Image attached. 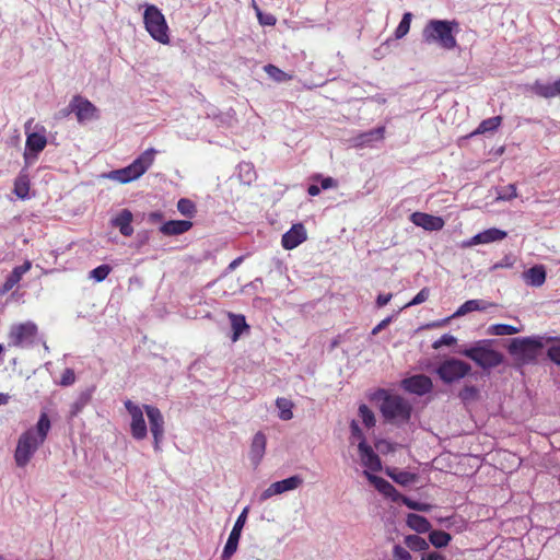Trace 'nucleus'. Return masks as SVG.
Instances as JSON below:
<instances>
[{
    "mask_svg": "<svg viewBox=\"0 0 560 560\" xmlns=\"http://www.w3.org/2000/svg\"><path fill=\"white\" fill-rule=\"evenodd\" d=\"M92 389H86L82 392L75 401L71 405L70 415L71 417L78 416L85 406L91 401L92 399Z\"/></svg>",
    "mask_w": 560,
    "mask_h": 560,
    "instance_id": "obj_31",
    "label": "nucleus"
},
{
    "mask_svg": "<svg viewBox=\"0 0 560 560\" xmlns=\"http://www.w3.org/2000/svg\"><path fill=\"white\" fill-rule=\"evenodd\" d=\"M374 399L381 401L380 410L387 422L402 425L409 422L412 412L410 402L400 395L389 394L386 389H378Z\"/></svg>",
    "mask_w": 560,
    "mask_h": 560,
    "instance_id": "obj_2",
    "label": "nucleus"
},
{
    "mask_svg": "<svg viewBox=\"0 0 560 560\" xmlns=\"http://www.w3.org/2000/svg\"><path fill=\"white\" fill-rule=\"evenodd\" d=\"M125 408L131 417L130 433L137 441H141L147 438L148 428L143 417V409L133 404L131 400L125 401Z\"/></svg>",
    "mask_w": 560,
    "mask_h": 560,
    "instance_id": "obj_13",
    "label": "nucleus"
},
{
    "mask_svg": "<svg viewBox=\"0 0 560 560\" xmlns=\"http://www.w3.org/2000/svg\"><path fill=\"white\" fill-rule=\"evenodd\" d=\"M155 153L156 151L154 149H147L128 166L109 172L107 177L120 184H127L136 180L153 164Z\"/></svg>",
    "mask_w": 560,
    "mask_h": 560,
    "instance_id": "obj_4",
    "label": "nucleus"
},
{
    "mask_svg": "<svg viewBox=\"0 0 560 560\" xmlns=\"http://www.w3.org/2000/svg\"><path fill=\"white\" fill-rule=\"evenodd\" d=\"M393 557L395 560H411L410 552L401 547L400 545H395L393 548Z\"/></svg>",
    "mask_w": 560,
    "mask_h": 560,
    "instance_id": "obj_53",
    "label": "nucleus"
},
{
    "mask_svg": "<svg viewBox=\"0 0 560 560\" xmlns=\"http://www.w3.org/2000/svg\"><path fill=\"white\" fill-rule=\"evenodd\" d=\"M74 381H75V375H74L73 370L66 369L63 374H62V376H61L60 384L63 385V386H69L71 384H73Z\"/></svg>",
    "mask_w": 560,
    "mask_h": 560,
    "instance_id": "obj_54",
    "label": "nucleus"
},
{
    "mask_svg": "<svg viewBox=\"0 0 560 560\" xmlns=\"http://www.w3.org/2000/svg\"><path fill=\"white\" fill-rule=\"evenodd\" d=\"M364 474H365L366 478L369 479V481L372 482L380 492H382L384 495L390 498L394 502L399 501L401 494H399L397 492V490L390 482H388L387 480H385L382 477L372 475L368 471H364Z\"/></svg>",
    "mask_w": 560,
    "mask_h": 560,
    "instance_id": "obj_21",
    "label": "nucleus"
},
{
    "mask_svg": "<svg viewBox=\"0 0 560 560\" xmlns=\"http://www.w3.org/2000/svg\"><path fill=\"white\" fill-rule=\"evenodd\" d=\"M410 221L425 231H440L444 226V221L440 217L428 214L424 212H413L410 215Z\"/></svg>",
    "mask_w": 560,
    "mask_h": 560,
    "instance_id": "obj_19",
    "label": "nucleus"
},
{
    "mask_svg": "<svg viewBox=\"0 0 560 560\" xmlns=\"http://www.w3.org/2000/svg\"><path fill=\"white\" fill-rule=\"evenodd\" d=\"M358 450L361 458V463L364 467L372 471H378L382 468L380 456L373 451L366 442V439H362L358 444Z\"/></svg>",
    "mask_w": 560,
    "mask_h": 560,
    "instance_id": "obj_17",
    "label": "nucleus"
},
{
    "mask_svg": "<svg viewBox=\"0 0 560 560\" xmlns=\"http://www.w3.org/2000/svg\"><path fill=\"white\" fill-rule=\"evenodd\" d=\"M521 331V328L509 324H494L489 327V332L495 336H511Z\"/></svg>",
    "mask_w": 560,
    "mask_h": 560,
    "instance_id": "obj_38",
    "label": "nucleus"
},
{
    "mask_svg": "<svg viewBox=\"0 0 560 560\" xmlns=\"http://www.w3.org/2000/svg\"><path fill=\"white\" fill-rule=\"evenodd\" d=\"M460 354L472 360L482 369H492L503 362V354L486 345L485 340L459 351Z\"/></svg>",
    "mask_w": 560,
    "mask_h": 560,
    "instance_id": "obj_5",
    "label": "nucleus"
},
{
    "mask_svg": "<svg viewBox=\"0 0 560 560\" xmlns=\"http://www.w3.org/2000/svg\"><path fill=\"white\" fill-rule=\"evenodd\" d=\"M337 187V182L332 177H325L320 180V188L327 190Z\"/></svg>",
    "mask_w": 560,
    "mask_h": 560,
    "instance_id": "obj_61",
    "label": "nucleus"
},
{
    "mask_svg": "<svg viewBox=\"0 0 560 560\" xmlns=\"http://www.w3.org/2000/svg\"><path fill=\"white\" fill-rule=\"evenodd\" d=\"M452 536L444 530H431L429 534V541L436 548H442L448 545Z\"/></svg>",
    "mask_w": 560,
    "mask_h": 560,
    "instance_id": "obj_32",
    "label": "nucleus"
},
{
    "mask_svg": "<svg viewBox=\"0 0 560 560\" xmlns=\"http://www.w3.org/2000/svg\"><path fill=\"white\" fill-rule=\"evenodd\" d=\"M143 409L149 420L150 432L153 438V448L156 453H160L162 452L161 445L165 435L164 417L161 410L155 406L144 405Z\"/></svg>",
    "mask_w": 560,
    "mask_h": 560,
    "instance_id": "obj_10",
    "label": "nucleus"
},
{
    "mask_svg": "<svg viewBox=\"0 0 560 560\" xmlns=\"http://www.w3.org/2000/svg\"><path fill=\"white\" fill-rule=\"evenodd\" d=\"M392 298H393L392 293H386V294L381 293V294H378L377 298H376V306L377 307L385 306L387 303H389Z\"/></svg>",
    "mask_w": 560,
    "mask_h": 560,
    "instance_id": "obj_60",
    "label": "nucleus"
},
{
    "mask_svg": "<svg viewBox=\"0 0 560 560\" xmlns=\"http://www.w3.org/2000/svg\"><path fill=\"white\" fill-rule=\"evenodd\" d=\"M401 387L417 396L429 394L433 388L432 380L425 374H416L401 381Z\"/></svg>",
    "mask_w": 560,
    "mask_h": 560,
    "instance_id": "obj_15",
    "label": "nucleus"
},
{
    "mask_svg": "<svg viewBox=\"0 0 560 560\" xmlns=\"http://www.w3.org/2000/svg\"><path fill=\"white\" fill-rule=\"evenodd\" d=\"M411 18H412V14L410 12H406L398 26L396 27L395 30V36L396 38H402L404 36H406L410 30V23H411Z\"/></svg>",
    "mask_w": 560,
    "mask_h": 560,
    "instance_id": "obj_42",
    "label": "nucleus"
},
{
    "mask_svg": "<svg viewBox=\"0 0 560 560\" xmlns=\"http://www.w3.org/2000/svg\"><path fill=\"white\" fill-rule=\"evenodd\" d=\"M395 315H392V316H388L386 318H384L383 320H381L373 329H372V335H377L380 334L383 329H385L393 320Z\"/></svg>",
    "mask_w": 560,
    "mask_h": 560,
    "instance_id": "obj_57",
    "label": "nucleus"
},
{
    "mask_svg": "<svg viewBox=\"0 0 560 560\" xmlns=\"http://www.w3.org/2000/svg\"><path fill=\"white\" fill-rule=\"evenodd\" d=\"M533 91L535 92V94L545 98H550L560 95V79L556 80L555 82L547 83L536 81L533 85Z\"/></svg>",
    "mask_w": 560,
    "mask_h": 560,
    "instance_id": "obj_26",
    "label": "nucleus"
},
{
    "mask_svg": "<svg viewBox=\"0 0 560 560\" xmlns=\"http://www.w3.org/2000/svg\"><path fill=\"white\" fill-rule=\"evenodd\" d=\"M276 406L279 409V418L288 421L293 418L292 407L293 404L287 398H277Z\"/></svg>",
    "mask_w": 560,
    "mask_h": 560,
    "instance_id": "obj_34",
    "label": "nucleus"
},
{
    "mask_svg": "<svg viewBox=\"0 0 560 560\" xmlns=\"http://www.w3.org/2000/svg\"><path fill=\"white\" fill-rule=\"evenodd\" d=\"M177 210L183 215L191 218L196 212V206L191 200L187 198H180L177 202Z\"/></svg>",
    "mask_w": 560,
    "mask_h": 560,
    "instance_id": "obj_44",
    "label": "nucleus"
},
{
    "mask_svg": "<svg viewBox=\"0 0 560 560\" xmlns=\"http://www.w3.org/2000/svg\"><path fill=\"white\" fill-rule=\"evenodd\" d=\"M67 113H74L80 124L95 120L100 117L97 107L88 98L75 95L70 101Z\"/></svg>",
    "mask_w": 560,
    "mask_h": 560,
    "instance_id": "obj_11",
    "label": "nucleus"
},
{
    "mask_svg": "<svg viewBox=\"0 0 560 560\" xmlns=\"http://www.w3.org/2000/svg\"><path fill=\"white\" fill-rule=\"evenodd\" d=\"M265 72L275 82L282 83L292 79V75L282 71L275 65H267L264 67Z\"/></svg>",
    "mask_w": 560,
    "mask_h": 560,
    "instance_id": "obj_36",
    "label": "nucleus"
},
{
    "mask_svg": "<svg viewBox=\"0 0 560 560\" xmlns=\"http://www.w3.org/2000/svg\"><path fill=\"white\" fill-rule=\"evenodd\" d=\"M459 398L464 401L475 400L478 396V389L474 385H466L458 394Z\"/></svg>",
    "mask_w": 560,
    "mask_h": 560,
    "instance_id": "obj_48",
    "label": "nucleus"
},
{
    "mask_svg": "<svg viewBox=\"0 0 560 560\" xmlns=\"http://www.w3.org/2000/svg\"><path fill=\"white\" fill-rule=\"evenodd\" d=\"M144 25L148 33L159 43L167 44L168 38V27L164 15L161 11L153 4L147 5L144 10Z\"/></svg>",
    "mask_w": 560,
    "mask_h": 560,
    "instance_id": "obj_7",
    "label": "nucleus"
},
{
    "mask_svg": "<svg viewBox=\"0 0 560 560\" xmlns=\"http://www.w3.org/2000/svg\"><path fill=\"white\" fill-rule=\"evenodd\" d=\"M191 226L192 222L188 220H171L164 222L159 230L163 235L175 236L184 234L189 231Z\"/></svg>",
    "mask_w": 560,
    "mask_h": 560,
    "instance_id": "obj_23",
    "label": "nucleus"
},
{
    "mask_svg": "<svg viewBox=\"0 0 560 560\" xmlns=\"http://www.w3.org/2000/svg\"><path fill=\"white\" fill-rule=\"evenodd\" d=\"M490 306L492 304L485 300H468L458 307L453 317L464 316L474 311H486Z\"/></svg>",
    "mask_w": 560,
    "mask_h": 560,
    "instance_id": "obj_27",
    "label": "nucleus"
},
{
    "mask_svg": "<svg viewBox=\"0 0 560 560\" xmlns=\"http://www.w3.org/2000/svg\"><path fill=\"white\" fill-rule=\"evenodd\" d=\"M471 371V366L459 359L448 358L440 363L436 374L446 384L464 378Z\"/></svg>",
    "mask_w": 560,
    "mask_h": 560,
    "instance_id": "obj_8",
    "label": "nucleus"
},
{
    "mask_svg": "<svg viewBox=\"0 0 560 560\" xmlns=\"http://www.w3.org/2000/svg\"><path fill=\"white\" fill-rule=\"evenodd\" d=\"M359 416L362 419V422L366 428H372L375 425V417L373 411L364 404L359 407Z\"/></svg>",
    "mask_w": 560,
    "mask_h": 560,
    "instance_id": "obj_45",
    "label": "nucleus"
},
{
    "mask_svg": "<svg viewBox=\"0 0 560 560\" xmlns=\"http://www.w3.org/2000/svg\"><path fill=\"white\" fill-rule=\"evenodd\" d=\"M430 296V289L429 288H422L417 294L416 296L406 304L405 307H410V306H415V305H419L423 302H425Z\"/></svg>",
    "mask_w": 560,
    "mask_h": 560,
    "instance_id": "obj_51",
    "label": "nucleus"
},
{
    "mask_svg": "<svg viewBox=\"0 0 560 560\" xmlns=\"http://www.w3.org/2000/svg\"><path fill=\"white\" fill-rule=\"evenodd\" d=\"M47 144V139L44 133L31 132L26 137L24 159L26 163L36 160L38 153L42 152Z\"/></svg>",
    "mask_w": 560,
    "mask_h": 560,
    "instance_id": "obj_16",
    "label": "nucleus"
},
{
    "mask_svg": "<svg viewBox=\"0 0 560 560\" xmlns=\"http://www.w3.org/2000/svg\"><path fill=\"white\" fill-rule=\"evenodd\" d=\"M302 483H303V478L300 477L299 475H294L287 479L276 481L261 492L259 500L261 502H264L273 495L282 494L284 492L295 490L300 486H302Z\"/></svg>",
    "mask_w": 560,
    "mask_h": 560,
    "instance_id": "obj_14",
    "label": "nucleus"
},
{
    "mask_svg": "<svg viewBox=\"0 0 560 560\" xmlns=\"http://www.w3.org/2000/svg\"><path fill=\"white\" fill-rule=\"evenodd\" d=\"M242 261H243V257H242V256H240V257L235 258V259H234V260H232V261L230 262V265L228 266V270H229V271H233L234 269H236V268L241 265V262H242Z\"/></svg>",
    "mask_w": 560,
    "mask_h": 560,
    "instance_id": "obj_64",
    "label": "nucleus"
},
{
    "mask_svg": "<svg viewBox=\"0 0 560 560\" xmlns=\"http://www.w3.org/2000/svg\"><path fill=\"white\" fill-rule=\"evenodd\" d=\"M307 238V233L302 223L293 224L292 228L282 235L281 244L284 249H293Z\"/></svg>",
    "mask_w": 560,
    "mask_h": 560,
    "instance_id": "obj_18",
    "label": "nucleus"
},
{
    "mask_svg": "<svg viewBox=\"0 0 560 560\" xmlns=\"http://www.w3.org/2000/svg\"><path fill=\"white\" fill-rule=\"evenodd\" d=\"M16 284L18 283L8 276L0 288V292L4 294L11 291Z\"/></svg>",
    "mask_w": 560,
    "mask_h": 560,
    "instance_id": "obj_58",
    "label": "nucleus"
},
{
    "mask_svg": "<svg viewBox=\"0 0 560 560\" xmlns=\"http://www.w3.org/2000/svg\"><path fill=\"white\" fill-rule=\"evenodd\" d=\"M51 422L46 412H42L35 428L26 430L18 440L14 460L18 467H25L38 447L45 442Z\"/></svg>",
    "mask_w": 560,
    "mask_h": 560,
    "instance_id": "obj_1",
    "label": "nucleus"
},
{
    "mask_svg": "<svg viewBox=\"0 0 560 560\" xmlns=\"http://www.w3.org/2000/svg\"><path fill=\"white\" fill-rule=\"evenodd\" d=\"M406 523L412 530L419 534H424L431 530V523L428 518L416 513L408 514Z\"/></svg>",
    "mask_w": 560,
    "mask_h": 560,
    "instance_id": "obj_28",
    "label": "nucleus"
},
{
    "mask_svg": "<svg viewBox=\"0 0 560 560\" xmlns=\"http://www.w3.org/2000/svg\"><path fill=\"white\" fill-rule=\"evenodd\" d=\"M457 341V339L451 335V334H444L441 338H439L438 340H435L432 345V348L433 349H440L444 346H453L455 345Z\"/></svg>",
    "mask_w": 560,
    "mask_h": 560,
    "instance_id": "obj_52",
    "label": "nucleus"
},
{
    "mask_svg": "<svg viewBox=\"0 0 560 560\" xmlns=\"http://www.w3.org/2000/svg\"><path fill=\"white\" fill-rule=\"evenodd\" d=\"M32 268V261L25 260L21 266H16L13 270L8 275L12 280L19 283L22 277L30 271Z\"/></svg>",
    "mask_w": 560,
    "mask_h": 560,
    "instance_id": "obj_46",
    "label": "nucleus"
},
{
    "mask_svg": "<svg viewBox=\"0 0 560 560\" xmlns=\"http://www.w3.org/2000/svg\"><path fill=\"white\" fill-rule=\"evenodd\" d=\"M248 511V506L244 508L236 518L234 526L229 535L228 541L223 548L221 560H230L231 557L236 552L241 534L247 520Z\"/></svg>",
    "mask_w": 560,
    "mask_h": 560,
    "instance_id": "obj_12",
    "label": "nucleus"
},
{
    "mask_svg": "<svg viewBox=\"0 0 560 560\" xmlns=\"http://www.w3.org/2000/svg\"><path fill=\"white\" fill-rule=\"evenodd\" d=\"M399 501H401L410 510L419 512H429L431 510V505L429 503L418 502L406 495H401Z\"/></svg>",
    "mask_w": 560,
    "mask_h": 560,
    "instance_id": "obj_43",
    "label": "nucleus"
},
{
    "mask_svg": "<svg viewBox=\"0 0 560 560\" xmlns=\"http://www.w3.org/2000/svg\"><path fill=\"white\" fill-rule=\"evenodd\" d=\"M258 21L261 25L273 26L277 22L275 15L270 13H264L257 5H254Z\"/></svg>",
    "mask_w": 560,
    "mask_h": 560,
    "instance_id": "obj_50",
    "label": "nucleus"
},
{
    "mask_svg": "<svg viewBox=\"0 0 560 560\" xmlns=\"http://www.w3.org/2000/svg\"><path fill=\"white\" fill-rule=\"evenodd\" d=\"M405 544L413 551H424L429 548V542L418 535H407L405 537Z\"/></svg>",
    "mask_w": 560,
    "mask_h": 560,
    "instance_id": "obj_35",
    "label": "nucleus"
},
{
    "mask_svg": "<svg viewBox=\"0 0 560 560\" xmlns=\"http://www.w3.org/2000/svg\"><path fill=\"white\" fill-rule=\"evenodd\" d=\"M385 128L384 127H377L372 130H369L364 133H361L358 137V140L361 144H369L373 141H378L384 138Z\"/></svg>",
    "mask_w": 560,
    "mask_h": 560,
    "instance_id": "obj_37",
    "label": "nucleus"
},
{
    "mask_svg": "<svg viewBox=\"0 0 560 560\" xmlns=\"http://www.w3.org/2000/svg\"><path fill=\"white\" fill-rule=\"evenodd\" d=\"M498 201H510L517 197L516 186L515 184H509L503 187L495 188Z\"/></svg>",
    "mask_w": 560,
    "mask_h": 560,
    "instance_id": "obj_39",
    "label": "nucleus"
},
{
    "mask_svg": "<svg viewBox=\"0 0 560 560\" xmlns=\"http://www.w3.org/2000/svg\"><path fill=\"white\" fill-rule=\"evenodd\" d=\"M238 176L245 184H250L256 178V172L253 164L243 162L238 164Z\"/></svg>",
    "mask_w": 560,
    "mask_h": 560,
    "instance_id": "obj_41",
    "label": "nucleus"
},
{
    "mask_svg": "<svg viewBox=\"0 0 560 560\" xmlns=\"http://www.w3.org/2000/svg\"><path fill=\"white\" fill-rule=\"evenodd\" d=\"M350 432H351V438L358 439L359 442H361L362 439H365V436L363 434V431L361 430V428L358 424V422L354 421V420H352L351 423H350Z\"/></svg>",
    "mask_w": 560,
    "mask_h": 560,
    "instance_id": "obj_55",
    "label": "nucleus"
},
{
    "mask_svg": "<svg viewBox=\"0 0 560 560\" xmlns=\"http://www.w3.org/2000/svg\"><path fill=\"white\" fill-rule=\"evenodd\" d=\"M265 450H266V436L262 432H257L254 438H253V441H252V445H250V452H249V458L252 460V463L254 464V466H257L264 454H265Z\"/></svg>",
    "mask_w": 560,
    "mask_h": 560,
    "instance_id": "obj_24",
    "label": "nucleus"
},
{
    "mask_svg": "<svg viewBox=\"0 0 560 560\" xmlns=\"http://www.w3.org/2000/svg\"><path fill=\"white\" fill-rule=\"evenodd\" d=\"M544 347L545 336L513 338L509 346V352L524 362H532L536 360L538 351Z\"/></svg>",
    "mask_w": 560,
    "mask_h": 560,
    "instance_id": "obj_6",
    "label": "nucleus"
},
{
    "mask_svg": "<svg viewBox=\"0 0 560 560\" xmlns=\"http://www.w3.org/2000/svg\"><path fill=\"white\" fill-rule=\"evenodd\" d=\"M523 278L530 287H541L546 281V269L542 265H535L523 272Z\"/></svg>",
    "mask_w": 560,
    "mask_h": 560,
    "instance_id": "obj_25",
    "label": "nucleus"
},
{
    "mask_svg": "<svg viewBox=\"0 0 560 560\" xmlns=\"http://www.w3.org/2000/svg\"><path fill=\"white\" fill-rule=\"evenodd\" d=\"M14 192L19 198L25 199L28 196V182L25 178H18L14 183Z\"/></svg>",
    "mask_w": 560,
    "mask_h": 560,
    "instance_id": "obj_49",
    "label": "nucleus"
},
{
    "mask_svg": "<svg viewBox=\"0 0 560 560\" xmlns=\"http://www.w3.org/2000/svg\"><path fill=\"white\" fill-rule=\"evenodd\" d=\"M132 220V212L129 209H122L112 218L110 224L118 229L121 235L129 237L133 234Z\"/></svg>",
    "mask_w": 560,
    "mask_h": 560,
    "instance_id": "obj_20",
    "label": "nucleus"
},
{
    "mask_svg": "<svg viewBox=\"0 0 560 560\" xmlns=\"http://www.w3.org/2000/svg\"><path fill=\"white\" fill-rule=\"evenodd\" d=\"M110 271V266L100 265L98 267L90 271V278L94 279L96 282H101L107 278Z\"/></svg>",
    "mask_w": 560,
    "mask_h": 560,
    "instance_id": "obj_47",
    "label": "nucleus"
},
{
    "mask_svg": "<svg viewBox=\"0 0 560 560\" xmlns=\"http://www.w3.org/2000/svg\"><path fill=\"white\" fill-rule=\"evenodd\" d=\"M229 317L233 330L232 340L236 341L245 330L249 329V326L244 315L230 313Z\"/></svg>",
    "mask_w": 560,
    "mask_h": 560,
    "instance_id": "obj_29",
    "label": "nucleus"
},
{
    "mask_svg": "<svg viewBox=\"0 0 560 560\" xmlns=\"http://www.w3.org/2000/svg\"><path fill=\"white\" fill-rule=\"evenodd\" d=\"M506 237V232L497 228L485 230L471 237L469 245L489 244Z\"/></svg>",
    "mask_w": 560,
    "mask_h": 560,
    "instance_id": "obj_22",
    "label": "nucleus"
},
{
    "mask_svg": "<svg viewBox=\"0 0 560 560\" xmlns=\"http://www.w3.org/2000/svg\"><path fill=\"white\" fill-rule=\"evenodd\" d=\"M150 240V233L147 230L139 231L136 236L137 247L140 248L144 246Z\"/></svg>",
    "mask_w": 560,
    "mask_h": 560,
    "instance_id": "obj_56",
    "label": "nucleus"
},
{
    "mask_svg": "<svg viewBox=\"0 0 560 560\" xmlns=\"http://www.w3.org/2000/svg\"><path fill=\"white\" fill-rule=\"evenodd\" d=\"M421 560H445V558L439 552H429L428 555L422 556Z\"/></svg>",
    "mask_w": 560,
    "mask_h": 560,
    "instance_id": "obj_63",
    "label": "nucleus"
},
{
    "mask_svg": "<svg viewBox=\"0 0 560 560\" xmlns=\"http://www.w3.org/2000/svg\"><path fill=\"white\" fill-rule=\"evenodd\" d=\"M387 475L401 486H408L416 480V475L407 470L387 471Z\"/></svg>",
    "mask_w": 560,
    "mask_h": 560,
    "instance_id": "obj_33",
    "label": "nucleus"
},
{
    "mask_svg": "<svg viewBox=\"0 0 560 560\" xmlns=\"http://www.w3.org/2000/svg\"><path fill=\"white\" fill-rule=\"evenodd\" d=\"M502 118L500 116L490 117L480 122L475 133H487L495 131L501 125Z\"/></svg>",
    "mask_w": 560,
    "mask_h": 560,
    "instance_id": "obj_40",
    "label": "nucleus"
},
{
    "mask_svg": "<svg viewBox=\"0 0 560 560\" xmlns=\"http://www.w3.org/2000/svg\"><path fill=\"white\" fill-rule=\"evenodd\" d=\"M16 284L18 283L8 276L0 288V292L4 294L11 291Z\"/></svg>",
    "mask_w": 560,
    "mask_h": 560,
    "instance_id": "obj_59",
    "label": "nucleus"
},
{
    "mask_svg": "<svg viewBox=\"0 0 560 560\" xmlns=\"http://www.w3.org/2000/svg\"><path fill=\"white\" fill-rule=\"evenodd\" d=\"M458 27L456 21L430 20L423 31L422 38L427 44H438L440 47L451 50L457 46L454 28Z\"/></svg>",
    "mask_w": 560,
    "mask_h": 560,
    "instance_id": "obj_3",
    "label": "nucleus"
},
{
    "mask_svg": "<svg viewBox=\"0 0 560 560\" xmlns=\"http://www.w3.org/2000/svg\"><path fill=\"white\" fill-rule=\"evenodd\" d=\"M163 219V213L160 211H154L149 213L148 220L152 223L160 222Z\"/></svg>",
    "mask_w": 560,
    "mask_h": 560,
    "instance_id": "obj_62",
    "label": "nucleus"
},
{
    "mask_svg": "<svg viewBox=\"0 0 560 560\" xmlns=\"http://www.w3.org/2000/svg\"><path fill=\"white\" fill-rule=\"evenodd\" d=\"M37 332V326L33 322L13 325L9 332V346L28 348L34 345Z\"/></svg>",
    "mask_w": 560,
    "mask_h": 560,
    "instance_id": "obj_9",
    "label": "nucleus"
},
{
    "mask_svg": "<svg viewBox=\"0 0 560 560\" xmlns=\"http://www.w3.org/2000/svg\"><path fill=\"white\" fill-rule=\"evenodd\" d=\"M551 343L547 350V357L560 366V337L545 336V345Z\"/></svg>",
    "mask_w": 560,
    "mask_h": 560,
    "instance_id": "obj_30",
    "label": "nucleus"
}]
</instances>
